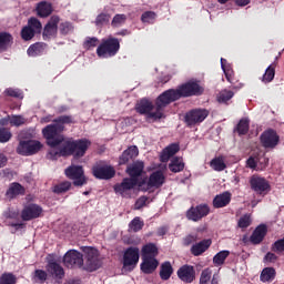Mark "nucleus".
Listing matches in <instances>:
<instances>
[{"label": "nucleus", "instance_id": "1", "mask_svg": "<svg viewBox=\"0 0 284 284\" xmlns=\"http://www.w3.org/2000/svg\"><path fill=\"white\" fill-rule=\"evenodd\" d=\"M64 123H72V118L62 115L54 120L53 124H49L42 130L47 144L52 148L48 153V158L52 161L59 159V156H72V154L75 159H81V156H85L88 148L92 145V143L85 139L78 141L65 139L63 134H60V132H63L65 129V126H63Z\"/></svg>", "mask_w": 284, "mask_h": 284}, {"label": "nucleus", "instance_id": "2", "mask_svg": "<svg viewBox=\"0 0 284 284\" xmlns=\"http://www.w3.org/2000/svg\"><path fill=\"white\" fill-rule=\"evenodd\" d=\"M199 94H203V87L196 81H189L176 90L170 89L164 91L156 99L155 106L148 100H141L135 109L139 114H145L148 121H159L164 116L163 108H166L173 101H179L181 97H196Z\"/></svg>", "mask_w": 284, "mask_h": 284}, {"label": "nucleus", "instance_id": "3", "mask_svg": "<svg viewBox=\"0 0 284 284\" xmlns=\"http://www.w3.org/2000/svg\"><path fill=\"white\" fill-rule=\"evenodd\" d=\"M121 43L116 38L103 39L97 49V54L100 59H108L114 57L119 52Z\"/></svg>", "mask_w": 284, "mask_h": 284}, {"label": "nucleus", "instance_id": "4", "mask_svg": "<svg viewBox=\"0 0 284 284\" xmlns=\"http://www.w3.org/2000/svg\"><path fill=\"white\" fill-rule=\"evenodd\" d=\"M138 181L134 178H125L121 183L114 185L115 194L122 196V199H132L134 189L138 185Z\"/></svg>", "mask_w": 284, "mask_h": 284}, {"label": "nucleus", "instance_id": "5", "mask_svg": "<svg viewBox=\"0 0 284 284\" xmlns=\"http://www.w3.org/2000/svg\"><path fill=\"white\" fill-rule=\"evenodd\" d=\"M140 251L139 247H129L123 254V270L132 272L134 267L139 264Z\"/></svg>", "mask_w": 284, "mask_h": 284}, {"label": "nucleus", "instance_id": "6", "mask_svg": "<svg viewBox=\"0 0 284 284\" xmlns=\"http://www.w3.org/2000/svg\"><path fill=\"white\" fill-rule=\"evenodd\" d=\"M41 148H43V145L37 140L21 141L17 148V152L22 156H32V154H37Z\"/></svg>", "mask_w": 284, "mask_h": 284}, {"label": "nucleus", "instance_id": "7", "mask_svg": "<svg viewBox=\"0 0 284 284\" xmlns=\"http://www.w3.org/2000/svg\"><path fill=\"white\" fill-rule=\"evenodd\" d=\"M250 185L251 190H254L255 193L260 194L261 196H265V194L272 190L270 182L265 178H261L258 175H253L250 179Z\"/></svg>", "mask_w": 284, "mask_h": 284}, {"label": "nucleus", "instance_id": "8", "mask_svg": "<svg viewBox=\"0 0 284 284\" xmlns=\"http://www.w3.org/2000/svg\"><path fill=\"white\" fill-rule=\"evenodd\" d=\"M65 176L73 181V185H85L88 181L85 180V175H83V166L71 165L65 171Z\"/></svg>", "mask_w": 284, "mask_h": 284}, {"label": "nucleus", "instance_id": "9", "mask_svg": "<svg viewBox=\"0 0 284 284\" xmlns=\"http://www.w3.org/2000/svg\"><path fill=\"white\" fill-rule=\"evenodd\" d=\"M163 183H165V175H163V172L156 171L150 175L146 183H142L139 186L142 192H148V190H152V187H161Z\"/></svg>", "mask_w": 284, "mask_h": 284}, {"label": "nucleus", "instance_id": "10", "mask_svg": "<svg viewBox=\"0 0 284 284\" xmlns=\"http://www.w3.org/2000/svg\"><path fill=\"white\" fill-rule=\"evenodd\" d=\"M41 216H43V207L34 203L27 204L21 212L22 221H32Z\"/></svg>", "mask_w": 284, "mask_h": 284}, {"label": "nucleus", "instance_id": "11", "mask_svg": "<svg viewBox=\"0 0 284 284\" xmlns=\"http://www.w3.org/2000/svg\"><path fill=\"white\" fill-rule=\"evenodd\" d=\"M210 112L205 109H195L186 113V125H196V123H203L207 119Z\"/></svg>", "mask_w": 284, "mask_h": 284}, {"label": "nucleus", "instance_id": "12", "mask_svg": "<svg viewBox=\"0 0 284 284\" xmlns=\"http://www.w3.org/2000/svg\"><path fill=\"white\" fill-rule=\"evenodd\" d=\"M65 267H81L83 265V255L77 250H70L63 257Z\"/></svg>", "mask_w": 284, "mask_h": 284}, {"label": "nucleus", "instance_id": "13", "mask_svg": "<svg viewBox=\"0 0 284 284\" xmlns=\"http://www.w3.org/2000/svg\"><path fill=\"white\" fill-rule=\"evenodd\" d=\"M61 18L59 16H52L48 23L44 26L42 37L45 40L52 39V37H57V32H59V23Z\"/></svg>", "mask_w": 284, "mask_h": 284}, {"label": "nucleus", "instance_id": "14", "mask_svg": "<svg viewBox=\"0 0 284 284\" xmlns=\"http://www.w3.org/2000/svg\"><path fill=\"white\" fill-rule=\"evenodd\" d=\"M210 214V206L207 205H199L196 207H191L187 212H186V219H189V221H201L203 219V216H207Z\"/></svg>", "mask_w": 284, "mask_h": 284}, {"label": "nucleus", "instance_id": "15", "mask_svg": "<svg viewBox=\"0 0 284 284\" xmlns=\"http://www.w3.org/2000/svg\"><path fill=\"white\" fill-rule=\"evenodd\" d=\"M116 171L111 165H103V166H94L93 168V176L95 179H102L108 181V179L114 178Z\"/></svg>", "mask_w": 284, "mask_h": 284}, {"label": "nucleus", "instance_id": "16", "mask_svg": "<svg viewBox=\"0 0 284 284\" xmlns=\"http://www.w3.org/2000/svg\"><path fill=\"white\" fill-rule=\"evenodd\" d=\"M178 276L183 283H192L196 278V271L194 266L183 265L178 270Z\"/></svg>", "mask_w": 284, "mask_h": 284}, {"label": "nucleus", "instance_id": "17", "mask_svg": "<svg viewBox=\"0 0 284 284\" xmlns=\"http://www.w3.org/2000/svg\"><path fill=\"white\" fill-rule=\"evenodd\" d=\"M159 267V260L156 257H142L141 271L143 274H152Z\"/></svg>", "mask_w": 284, "mask_h": 284}, {"label": "nucleus", "instance_id": "18", "mask_svg": "<svg viewBox=\"0 0 284 284\" xmlns=\"http://www.w3.org/2000/svg\"><path fill=\"white\" fill-rule=\"evenodd\" d=\"M261 141L264 148H275L278 143V135L275 131L268 130L262 134Z\"/></svg>", "mask_w": 284, "mask_h": 284}, {"label": "nucleus", "instance_id": "19", "mask_svg": "<svg viewBox=\"0 0 284 284\" xmlns=\"http://www.w3.org/2000/svg\"><path fill=\"white\" fill-rule=\"evenodd\" d=\"M211 245H212V240H210V239L203 240L199 243H195L191 247V253L193 254V256H201V254H203L204 252H207V250H210Z\"/></svg>", "mask_w": 284, "mask_h": 284}, {"label": "nucleus", "instance_id": "20", "mask_svg": "<svg viewBox=\"0 0 284 284\" xmlns=\"http://www.w3.org/2000/svg\"><path fill=\"white\" fill-rule=\"evenodd\" d=\"M139 156V148L136 145L130 146L125 150L120 156V165H125V163L132 161V159H136Z\"/></svg>", "mask_w": 284, "mask_h": 284}, {"label": "nucleus", "instance_id": "21", "mask_svg": "<svg viewBox=\"0 0 284 284\" xmlns=\"http://www.w3.org/2000/svg\"><path fill=\"white\" fill-rule=\"evenodd\" d=\"M230 201H232V194L230 192H224L219 194L213 200V207L221 209L230 205Z\"/></svg>", "mask_w": 284, "mask_h": 284}, {"label": "nucleus", "instance_id": "22", "mask_svg": "<svg viewBox=\"0 0 284 284\" xmlns=\"http://www.w3.org/2000/svg\"><path fill=\"white\" fill-rule=\"evenodd\" d=\"M88 258L89 270H97V261H99V251L92 247L84 250Z\"/></svg>", "mask_w": 284, "mask_h": 284}, {"label": "nucleus", "instance_id": "23", "mask_svg": "<svg viewBox=\"0 0 284 284\" xmlns=\"http://www.w3.org/2000/svg\"><path fill=\"white\" fill-rule=\"evenodd\" d=\"M267 234V226L260 225L255 229L253 234L251 235V243H254V245H258L265 239V235Z\"/></svg>", "mask_w": 284, "mask_h": 284}, {"label": "nucleus", "instance_id": "24", "mask_svg": "<svg viewBox=\"0 0 284 284\" xmlns=\"http://www.w3.org/2000/svg\"><path fill=\"white\" fill-rule=\"evenodd\" d=\"M47 272H49V274H52V276H55V278H63L65 274L63 267L54 261H49L47 265Z\"/></svg>", "mask_w": 284, "mask_h": 284}, {"label": "nucleus", "instance_id": "25", "mask_svg": "<svg viewBox=\"0 0 284 284\" xmlns=\"http://www.w3.org/2000/svg\"><path fill=\"white\" fill-rule=\"evenodd\" d=\"M156 256H159L156 244L149 243L142 247V258H156Z\"/></svg>", "mask_w": 284, "mask_h": 284}, {"label": "nucleus", "instance_id": "26", "mask_svg": "<svg viewBox=\"0 0 284 284\" xmlns=\"http://www.w3.org/2000/svg\"><path fill=\"white\" fill-rule=\"evenodd\" d=\"M179 150H180L179 144H176V143L170 144L162 151L161 161L163 163H168V161H170V159H172V156H174V154H176V152H179Z\"/></svg>", "mask_w": 284, "mask_h": 284}, {"label": "nucleus", "instance_id": "27", "mask_svg": "<svg viewBox=\"0 0 284 284\" xmlns=\"http://www.w3.org/2000/svg\"><path fill=\"white\" fill-rule=\"evenodd\" d=\"M200 284H219V277L216 275L212 277V270L205 268L200 275Z\"/></svg>", "mask_w": 284, "mask_h": 284}, {"label": "nucleus", "instance_id": "28", "mask_svg": "<svg viewBox=\"0 0 284 284\" xmlns=\"http://www.w3.org/2000/svg\"><path fill=\"white\" fill-rule=\"evenodd\" d=\"M37 14L42 19L52 14V4L49 2H40L37 6Z\"/></svg>", "mask_w": 284, "mask_h": 284}, {"label": "nucleus", "instance_id": "29", "mask_svg": "<svg viewBox=\"0 0 284 284\" xmlns=\"http://www.w3.org/2000/svg\"><path fill=\"white\" fill-rule=\"evenodd\" d=\"M144 164L143 162H135L131 166H128L126 174L131 176V179H136V176H141L143 172Z\"/></svg>", "mask_w": 284, "mask_h": 284}, {"label": "nucleus", "instance_id": "30", "mask_svg": "<svg viewBox=\"0 0 284 284\" xmlns=\"http://www.w3.org/2000/svg\"><path fill=\"white\" fill-rule=\"evenodd\" d=\"M210 165L212 170H214L215 172H223V170L227 168V165L225 164V156L223 155H220L211 160Z\"/></svg>", "mask_w": 284, "mask_h": 284}, {"label": "nucleus", "instance_id": "31", "mask_svg": "<svg viewBox=\"0 0 284 284\" xmlns=\"http://www.w3.org/2000/svg\"><path fill=\"white\" fill-rule=\"evenodd\" d=\"M274 278H276V270H274V267H265L260 275L262 283H270V281H274Z\"/></svg>", "mask_w": 284, "mask_h": 284}, {"label": "nucleus", "instance_id": "32", "mask_svg": "<svg viewBox=\"0 0 284 284\" xmlns=\"http://www.w3.org/2000/svg\"><path fill=\"white\" fill-rule=\"evenodd\" d=\"M173 272L174 268H172V264L170 262H164L160 267V277L162 278V281H169Z\"/></svg>", "mask_w": 284, "mask_h": 284}, {"label": "nucleus", "instance_id": "33", "mask_svg": "<svg viewBox=\"0 0 284 284\" xmlns=\"http://www.w3.org/2000/svg\"><path fill=\"white\" fill-rule=\"evenodd\" d=\"M276 75V63H273L267 67L265 73L262 77V83H272L274 77Z\"/></svg>", "mask_w": 284, "mask_h": 284}, {"label": "nucleus", "instance_id": "34", "mask_svg": "<svg viewBox=\"0 0 284 284\" xmlns=\"http://www.w3.org/2000/svg\"><path fill=\"white\" fill-rule=\"evenodd\" d=\"M19 194H26V189H23V186H21L19 183L11 184L7 191V195L10 199H14V196H19Z\"/></svg>", "mask_w": 284, "mask_h": 284}, {"label": "nucleus", "instance_id": "35", "mask_svg": "<svg viewBox=\"0 0 284 284\" xmlns=\"http://www.w3.org/2000/svg\"><path fill=\"white\" fill-rule=\"evenodd\" d=\"M185 168V163H183V159L181 158H174L173 160H171V163L169 164V170L171 172H183Z\"/></svg>", "mask_w": 284, "mask_h": 284}, {"label": "nucleus", "instance_id": "36", "mask_svg": "<svg viewBox=\"0 0 284 284\" xmlns=\"http://www.w3.org/2000/svg\"><path fill=\"white\" fill-rule=\"evenodd\" d=\"M12 45V34L8 32L0 33V50H8Z\"/></svg>", "mask_w": 284, "mask_h": 284}, {"label": "nucleus", "instance_id": "37", "mask_svg": "<svg viewBox=\"0 0 284 284\" xmlns=\"http://www.w3.org/2000/svg\"><path fill=\"white\" fill-rule=\"evenodd\" d=\"M43 50H45V43L37 42L29 47L28 54L29 57H38V54H42Z\"/></svg>", "mask_w": 284, "mask_h": 284}, {"label": "nucleus", "instance_id": "38", "mask_svg": "<svg viewBox=\"0 0 284 284\" xmlns=\"http://www.w3.org/2000/svg\"><path fill=\"white\" fill-rule=\"evenodd\" d=\"M230 256V251H220L214 257H213V264L216 267H221L225 263V260Z\"/></svg>", "mask_w": 284, "mask_h": 284}, {"label": "nucleus", "instance_id": "39", "mask_svg": "<svg viewBox=\"0 0 284 284\" xmlns=\"http://www.w3.org/2000/svg\"><path fill=\"white\" fill-rule=\"evenodd\" d=\"M143 221H141V217H134L130 224H129V230L130 232H139L143 230Z\"/></svg>", "mask_w": 284, "mask_h": 284}, {"label": "nucleus", "instance_id": "40", "mask_svg": "<svg viewBox=\"0 0 284 284\" xmlns=\"http://www.w3.org/2000/svg\"><path fill=\"white\" fill-rule=\"evenodd\" d=\"M236 131L239 134H247V132L250 131V120L247 119L240 120L236 126Z\"/></svg>", "mask_w": 284, "mask_h": 284}, {"label": "nucleus", "instance_id": "41", "mask_svg": "<svg viewBox=\"0 0 284 284\" xmlns=\"http://www.w3.org/2000/svg\"><path fill=\"white\" fill-rule=\"evenodd\" d=\"M27 26H29L36 33H40L41 30H43L41 21H39V19L37 18H30Z\"/></svg>", "mask_w": 284, "mask_h": 284}, {"label": "nucleus", "instance_id": "42", "mask_svg": "<svg viewBox=\"0 0 284 284\" xmlns=\"http://www.w3.org/2000/svg\"><path fill=\"white\" fill-rule=\"evenodd\" d=\"M34 34H37L34 32V30H32L29 26H26L22 30H21V38L23 39V41H30L34 38Z\"/></svg>", "mask_w": 284, "mask_h": 284}, {"label": "nucleus", "instance_id": "43", "mask_svg": "<svg viewBox=\"0 0 284 284\" xmlns=\"http://www.w3.org/2000/svg\"><path fill=\"white\" fill-rule=\"evenodd\" d=\"M234 97V92L230 90H223L217 95V101L220 103H226V101H230Z\"/></svg>", "mask_w": 284, "mask_h": 284}, {"label": "nucleus", "instance_id": "44", "mask_svg": "<svg viewBox=\"0 0 284 284\" xmlns=\"http://www.w3.org/2000/svg\"><path fill=\"white\" fill-rule=\"evenodd\" d=\"M72 187V183L70 182H62L53 187V192L55 194H63V192H68Z\"/></svg>", "mask_w": 284, "mask_h": 284}, {"label": "nucleus", "instance_id": "45", "mask_svg": "<svg viewBox=\"0 0 284 284\" xmlns=\"http://www.w3.org/2000/svg\"><path fill=\"white\" fill-rule=\"evenodd\" d=\"M0 284H17V277L12 273H4L0 277Z\"/></svg>", "mask_w": 284, "mask_h": 284}, {"label": "nucleus", "instance_id": "46", "mask_svg": "<svg viewBox=\"0 0 284 284\" xmlns=\"http://www.w3.org/2000/svg\"><path fill=\"white\" fill-rule=\"evenodd\" d=\"M99 45V39L98 38H87L83 42V48L85 50H92V48H97Z\"/></svg>", "mask_w": 284, "mask_h": 284}, {"label": "nucleus", "instance_id": "47", "mask_svg": "<svg viewBox=\"0 0 284 284\" xmlns=\"http://www.w3.org/2000/svg\"><path fill=\"white\" fill-rule=\"evenodd\" d=\"M12 139V133L6 128H0V143H8Z\"/></svg>", "mask_w": 284, "mask_h": 284}, {"label": "nucleus", "instance_id": "48", "mask_svg": "<svg viewBox=\"0 0 284 284\" xmlns=\"http://www.w3.org/2000/svg\"><path fill=\"white\" fill-rule=\"evenodd\" d=\"M237 225L239 227H241V230L250 227V225H252V217L250 215H243L242 217H240Z\"/></svg>", "mask_w": 284, "mask_h": 284}, {"label": "nucleus", "instance_id": "49", "mask_svg": "<svg viewBox=\"0 0 284 284\" xmlns=\"http://www.w3.org/2000/svg\"><path fill=\"white\" fill-rule=\"evenodd\" d=\"M128 17H125V14H116L114 16L111 26L113 28H119V26H123V23H125Z\"/></svg>", "mask_w": 284, "mask_h": 284}, {"label": "nucleus", "instance_id": "50", "mask_svg": "<svg viewBox=\"0 0 284 284\" xmlns=\"http://www.w3.org/2000/svg\"><path fill=\"white\" fill-rule=\"evenodd\" d=\"M154 19H156V13H154L153 11H146L141 17L143 23H152Z\"/></svg>", "mask_w": 284, "mask_h": 284}, {"label": "nucleus", "instance_id": "51", "mask_svg": "<svg viewBox=\"0 0 284 284\" xmlns=\"http://www.w3.org/2000/svg\"><path fill=\"white\" fill-rule=\"evenodd\" d=\"M4 94L7 97H13L14 99H23V93L18 89H7Z\"/></svg>", "mask_w": 284, "mask_h": 284}, {"label": "nucleus", "instance_id": "52", "mask_svg": "<svg viewBox=\"0 0 284 284\" xmlns=\"http://www.w3.org/2000/svg\"><path fill=\"white\" fill-rule=\"evenodd\" d=\"M221 65H222V70H224V74L226 77V80L229 81V83H233L234 81V72L232 70H227L225 69V59H221Z\"/></svg>", "mask_w": 284, "mask_h": 284}, {"label": "nucleus", "instance_id": "53", "mask_svg": "<svg viewBox=\"0 0 284 284\" xmlns=\"http://www.w3.org/2000/svg\"><path fill=\"white\" fill-rule=\"evenodd\" d=\"M10 123L19 128V125H23L26 123V118L21 115H12L10 118Z\"/></svg>", "mask_w": 284, "mask_h": 284}, {"label": "nucleus", "instance_id": "54", "mask_svg": "<svg viewBox=\"0 0 284 284\" xmlns=\"http://www.w3.org/2000/svg\"><path fill=\"white\" fill-rule=\"evenodd\" d=\"M97 26H105V23H110V14L101 13L98 16L95 20Z\"/></svg>", "mask_w": 284, "mask_h": 284}, {"label": "nucleus", "instance_id": "55", "mask_svg": "<svg viewBox=\"0 0 284 284\" xmlns=\"http://www.w3.org/2000/svg\"><path fill=\"white\" fill-rule=\"evenodd\" d=\"M148 196H140L134 204V210H141L143 207H145V205H148Z\"/></svg>", "mask_w": 284, "mask_h": 284}, {"label": "nucleus", "instance_id": "56", "mask_svg": "<svg viewBox=\"0 0 284 284\" xmlns=\"http://www.w3.org/2000/svg\"><path fill=\"white\" fill-rule=\"evenodd\" d=\"M36 278H39L42 283L48 280V273L43 270H36L34 272Z\"/></svg>", "mask_w": 284, "mask_h": 284}, {"label": "nucleus", "instance_id": "57", "mask_svg": "<svg viewBox=\"0 0 284 284\" xmlns=\"http://www.w3.org/2000/svg\"><path fill=\"white\" fill-rule=\"evenodd\" d=\"M199 241V236L196 235H187L184 240L185 245H191V243H196Z\"/></svg>", "mask_w": 284, "mask_h": 284}, {"label": "nucleus", "instance_id": "58", "mask_svg": "<svg viewBox=\"0 0 284 284\" xmlns=\"http://www.w3.org/2000/svg\"><path fill=\"white\" fill-rule=\"evenodd\" d=\"M264 261L266 263H274V261H276V254L274 253H267L264 257Z\"/></svg>", "mask_w": 284, "mask_h": 284}, {"label": "nucleus", "instance_id": "59", "mask_svg": "<svg viewBox=\"0 0 284 284\" xmlns=\"http://www.w3.org/2000/svg\"><path fill=\"white\" fill-rule=\"evenodd\" d=\"M246 165H247V168H251V170H256V159L250 158L246 161Z\"/></svg>", "mask_w": 284, "mask_h": 284}, {"label": "nucleus", "instance_id": "60", "mask_svg": "<svg viewBox=\"0 0 284 284\" xmlns=\"http://www.w3.org/2000/svg\"><path fill=\"white\" fill-rule=\"evenodd\" d=\"M60 30L62 32V34H68V32L70 31V23L64 22L60 26Z\"/></svg>", "mask_w": 284, "mask_h": 284}, {"label": "nucleus", "instance_id": "61", "mask_svg": "<svg viewBox=\"0 0 284 284\" xmlns=\"http://www.w3.org/2000/svg\"><path fill=\"white\" fill-rule=\"evenodd\" d=\"M235 3H236L240 8H245V6H250V0H235Z\"/></svg>", "mask_w": 284, "mask_h": 284}, {"label": "nucleus", "instance_id": "62", "mask_svg": "<svg viewBox=\"0 0 284 284\" xmlns=\"http://www.w3.org/2000/svg\"><path fill=\"white\" fill-rule=\"evenodd\" d=\"M8 163V158L6 155L0 154V168H3Z\"/></svg>", "mask_w": 284, "mask_h": 284}, {"label": "nucleus", "instance_id": "63", "mask_svg": "<svg viewBox=\"0 0 284 284\" xmlns=\"http://www.w3.org/2000/svg\"><path fill=\"white\" fill-rule=\"evenodd\" d=\"M50 121H52V119L50 116H47V118H42L41 119V123H50Z\"/></svg>", "mask_w": 284, "mask_h": 284}, {"label": "nucleus", "instance_id": "64", "mask_svg": "<svg viewBox=\"0 0 284 284\" xmlns=\"http://www.w3.org/2000/svg\"><path fill=\"white\" fill-rule=\"evenodd\" d=\"M7 124H8V120L6 119L0 120V125H7Z\"/></svg>", "mask_w": 284, "mask_h": 284}]
</instances>
